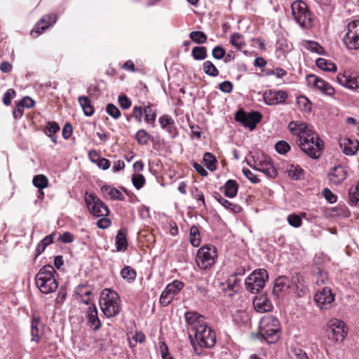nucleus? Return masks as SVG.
<instances>
[{"mask_svg": "<svg viewBox=\"0 0 359 359\" xmlns=\"http://www.w3.org/2000/svg\"><path fill=\"white\" fill-rule=\"evenodd\" d=\"M288 95L284 90H269L264 93L263 98L267 105H277L285 103Z\"/></svg>", "mask_w": 359, "mask_h": 359, "instance_id": "dca6fc26", "label": "nucleus"}, {"mask_svg": "<svg viewBox=\"0 0 359 359\" xmlns=\"http://www.w3.org/2000/svg\"><path fill=\"white\" fill-rule=\"evenodd\" d=\"M121 277L128 282L133 281L136 278V271L130 266H125L121 271Z\"/></svg>", "mask_w": 359, "mask_h": 359, "instance_id": "de8ad7c7", "label": "nucleus"}, {"mask_svg": "<svg viewBox=\"0 0 359 359\" xmlns=\"http://www.w3.org/2000/svg\"><path fill=\"white\" fill-rule=\"evenodd\" d=\"M32 183L34 187L43 189L48 187V180L43 175H38L34 177Z\"/></svg>", "mask_w": 359, "mask_h": 359, "instance_id": "c03bdc74", "label": "nucleus"}, {"mask_svg": "<svg viewBox=\"0 0 359 359\" xmlns=\"http://www.w3.org/2000/svg\"><path fill=\"white\" fill-rule=\"evenodd\" d=\"M268 278L266 270L264 269L255 270L245 280V288L252 293H257L263 289Z\"/></svg>", "mask_w": 359, "mask_h": 359, "instance_id": "1a4fd4ad", "label": "nucleus"}, {"mask_svg": "<svg viewBox=\"0 0 359 359\" xmlns=\"http://www.w3.org/2000/svg\"><path fill=\"white\" fill-rule=\"evenodd\" d=\"M315 301L321 309H330L334 301V295L330 289L325 287L316 294Z\"/></svg>", "mask_w": 359, "mask_h": 359, "instance_id": "f3484780", "label": "nucleus"}, {"mask_svg": "<svg viewBox=\"0 0 359 359\" xmlns=\"http://www.w3.org/2000/svg\"><path fill=\"white\" fill-rule=\"evenodd\" d=\"M291 284L299 297H302L306 293L307 290L304 278L301 274H294L291 278Z\"/></svg>", "mask_w": 359, "mask_h": 359, "instance_id": "a878e982", "label": "nucleus"}, {"mask_svg": "<svg viewBox=\"0 0 359 359\" xmlns=\"http://www.w3.org/2000/svg\"><path fill=\"white\" fill-rule=\"evenodd\" d=\"M308 133L297 142L298 145L304 154L313 159H317L322 154L324 147L323 142L313 130H309Z\"/></svg>", "mask_w": 359, "mask_h": 359, "instance_id": "20e7f679", "label": "nucleus"}, {"mask_svg": "<svg viewBox=\"0 0 359 359\" xmlns=\"http://www.w3.org/2000/svg\"><path fill=\"white\" fill-rule=\"evenodd\" d=\"M296 103L300 110L309 113L311 111V102L304 95L297 97Z\"/></svg>", "mask_w": 359, "mask_h": 359, "instance_id": "4c0bfd02", "label": "nucleus"}, {"mask_svg": "<svg viewBox=\"0 0 359 359\" xmlns=\"http://www.w3.org/2000/svg\"><path fill=\"white\" fill-rule=\"evenodd\" d=\"M190 39L197 44H203L207 41L206 34L201 31H194L189 34Z\"/></svg>", "mask_w": 359, "mask_h": 359, "instance_id": "a18cd8bd", "label": "nucleus"}, {"mask_svg": "<svg viewBox=\"0 0 359 359\" xmlns=\"http://www.w3.org/2000/svg\"><path fill=\"white\" fill-rule=\"evenodd\" d=\"M288 129L290 132L298 137V141L302 139V137H304L309 130H313L312 128L305 122L291 121L288 124Z\"/></svg>", "mask_w": 359, "mask_h": 359, "instance_id": "412c9836", "label": "nucleus"}, {"mask_svg": "<svg viewBox=\"0 0 359 359\" xmlns=\"http://www.w3.org/2000/svg\"><path fill=\"white\" fill-rule=\"evenodd\" d=\"M287 172L290 177L294 180H297L303 176L304 171L299 165H290L287 168Z\"/></svg>", "mask_w": 359, "mask_h": 359, "instance_id": "58836bf2", "label": "nucleus"}, {"mask_svg": "<svg viewBox=\"0 0 359 359\" xmlns=\"http://www.w3.org/2000/svg\"><path fill=\"white\" fill-rule=\"evenodd\" d=\"M214 198L218 201L222 206L226 209H229L234 212H238L241 211V208L238 205L233 204L228 200L224 198L218 192L213 194Z\"/></svg>", "mask_w": 359, "mask_h": 359, "instance_id": "7c9ffc66", "label": "nucleus"}, {"mask_svg": "<svg viewBox=\"0 0 359 359\" xmlns=\"http://www.w3.org/2000/svg\"><path fill=\"white\" fill-rule=\"evenodd\" d=\"M203 161L205 163V165L208 169L210 171H214L216 170V163L217 160L211 153L206 152L203 156Z\"/></svg>", "mask_w": 359, "mask_h": 359, "instance_id": "49530a36", "label": "nucleus"}, {"mask_svg": "<svg viewBox=\"0 0 359 359\" xmlns=\"http://www.w3.org/2000/svg\"><path fill=\"white\" fill-rule=\"evenodd\" d=\"M15 91L10 88L8 89L3 96V102L5 105L8 106L11 103V100L15 97Z\"/></svg>", "mask_w": 359, "mask_h": 359, "instance_id": "4d7b16f0", "label": "nucleus"}, {"mask_svg": "<svg viewBox=\"0 0 359 359\" xmlns=\"http://www.w3.org/2000/svg\"><path fill=\"white\" fill-rule=\"evenodd\" d=\"M191 193L193 198L198 200V201H201L203 205H205L203 193L197 187H194L191 189Z\"/></svg>", "mask_w": 359, "mask_h": 359, "instance_id": "bf43d9fd", "label": "nucleus"}, {"mask_svg": "<svg viewBox=\"0 0 359 359\" xmlns=\"http://www.w3.org/2000/svg\"><path fill=\"white\" fill-rule=\"evenodd\" d=\"M292 353L297 359H309L306 353L300 348H292Z\"/></svg>", "mask_w": 359, "mask_h": 359, "instance_id": "e2e57ef3", "label": "nucleus"}, {"mask_svg": "<svg viewBox=\"0 0 359 359\" xmlns=\"http://www.w3.org/2000/svg\"><path fill=\"white\" fill-rule=\"evenodd\" d=\"M56 15L53 14L43 15L31 31V34L32 36L38 37L51 25L54 24L56 22Z\"/></svg>", "mask_w": 359, "mask_h": 359, "instance_id": "a211bd4d", "label": "nucleus"}, {"mask_svg": "<svg viewBox=\"0 0 359 359\" xmlns=\"http://www.w3.org/2000/svg\"><path fill=\"white\" fill-rule=\"evenodd\" d=\"M288 129L290 132L298 137V141L302 139V137H304L309 130H313L312 128L305 122L291 121L288 124Z\"/></svg>", "mask_w": 359, "mask_h": 359, "instance_id": "aec40b11", "label": "nucleus"}, {"mask_svg": "<svg viewBox=\"0 0 359 359\" xmlns=\"http://www.w3.org/2000/svg\"><path fill=\"white\" fill-rule=\"evenodd\" d=\"M306 82L308 85L314 86L328 96H332L335 93L334 88L329 83L314 74L307 76Z\"/></svg>", "mask_w": 359, "mask_h": 359, "instance_id": "2eb2a0df", "label": "nucleus"}, {"mask_svg": "<svg viewBox=\"0 0 359 359\" xmlns=\"http://www.w3.org/2000/svg\"><path fill=\"white\" fill-rule=\"evenodd\" d=\"M55 270L53 266L47 264L43 266L35 276V284L39 290L43 294H48L53 292L58 287L55 278Z\"/></svg>", "mask_w": 359, "mask_h": 359, "instance_id": "7ed1b4c3", "label": "nucleus"}, {"mask_svg": "<svg viewBox=\"0 0 359 359\" xmlns=\"http://www.w3.org/2000/svg\"><path fill=\"white\" fill-rule=\"evenodd\" d=\"M262 118V114L258 111L246 113L243 110L236 112L235 119L241 123L245 127L253 130L256 125L260 122Z\"/></svg>", "mask_w": 359, "mask_h": 359, "instance_id": "4468645a", "label": "nucleus"}, {"mask_svg": "<svg viewBox=\"0 0 359 359\" xmlns=\"http://www.w3.org/2000/svg\"><path fill=\"white\" fill-rule=\"evenodd\" d=\"M246 162L250 167L262 172L266 177L275 178L277 176V170L270 158L264 154L256 153L250 159H246Z\"/></svg>", "mask_w": 359, "mask_h": 359, "instance_id": "423d86ee", "label": "nucleus"}, {"mask_svg": "<svg viewBox=\"0 0 359 359\" xmlns=\"http://www.w3.org/2000/svg\"><path fill=\"white\" fill-rule=\"evenodd\" d=\"M144 113V109L141 107L135 106L133 109V114L131 116L134 117L135 119L138 122H142V117Z\"/></svg>", "mask_w": 359, "mask_h": 359, "instance_id": "13d9d810", "label": "nucleus"}, {"mask_svg": "<svg viewBox=\"0 0 359 359\" xmlns=\"http://www.w3.org/2000/svg\"><path fill=\"white\" fill-rule=\"evenodd\" d=\"M289 287L288 278L285 276H279L274 281L272 292L275 296L278 297L281 292L286 291Z\"/></svg>", "mask_w": 359, "mask_h": 359, "instance_id": "c756f323", "label": "nucleus"}, {"mask_svg": "<svg viewBox=\"0 0 359 359\" xmlns=\"http://www.w3.org/2000/svg\"><path fill=\"white\" fill-rule=\"evenodd\" d=\"M118 103L121 107L124 109H129L132 104L130 99L126 95H120L118 97Z\"/></svg>", "mask_w": 359, "mask_h": 359, "instance_id": "680f3d73", "label": "nucleus"}, {"mask_svg": "<svg viewBox=\"0 0 359 359\" xmlns=\"http://www.w3.org/2000/svg\"><path fill=\"white\" fill-rule=\"evenodd\" d=\"M348 195L350 202L353 205L358 204L359 202V193L355 192V190L353 188H351L349 190Z\"/></svg>", "mask_w": 359, "mask_h": 359, "instance_id": "774afa93", "label": "nucleus"}, {"mask_svg": "<svg viewBox=\"0 0 359 359\" xmlns=\"http://www.w3.org/2000/svg\"><path fill=\"white\" fill-rule=\"evenodd\" d=\"M151 138L150 135L145 130H139L136 135L135 139L139 144H147Z\"/></svg>", "mask_w": 359, "mask_h": 359, "instance_id": "09e8293b", "label": "nucleus"}, {"mask_svg": "<svg viewBox=\"0 0 359 359\" xmlns=\"http://www.w3.org/2000/svg\"><path fill=\"white\" fill-rule=\"evenodd\" d=\"M316 66L325 72H334L337 71V66L334 63L331 61L326 60L325 58H318L316 61Z\"/></svg>", "mask_w": 359, "mask_h": 359, "instance_id": "72a5a7b5", "label": "nucleus"}, {"mask_svg": "<svg viewBox=\"0 0 359 359\" xmlns=\"http://www.w3.org/2000/svg\"><path fill=\"white\" fill-rule=\"evenodd\" d=\"M219 88L221 91H222L224 93H229L232 91L233 85H232L231 82H230L229 81H225L222 82L219 84Z\"/></svg>", "mask_w": 359, "mask_h": 359, "instance_id": "69168bd1", "label": "nucleus"}, {"mask_svg": "<svg viewBox=\"0 0 359 359\" xmlns=\"http://www.w3.org/2000/svg\"><path fill=\"white\" fill-rule=\"evenodd\" d=\"M238 184L235 180H228L224 186L225 196L229 198L235 197L238 192Z\"/></svg>", "mask_w": 359, "mask_h": 359, "instance_id": "473e14b6", "label": "nucleus"}, {"mask_svg": "<svg viewBox=\"0 0 359 359\" xmlns=\"http://www.w3.org/2000/svg\"><path fill=\"white\" fill-rule=\"evenodd\" d=\"M91 289L86 285H78L74 290V297L80 302L88 304L90 302Z\"/></svg>", "mask_w": 359, "mask_h": 359, "instance_id": "b1692460", "label": "nucleus"}, {"mask_svg": "<svg viewBox=\"0 0 359 359\" xmlns=\"http://www.w3.org/2000/svg\"><path fill=\"white\" fill-rule=\"evenodd\" d=\"M203 69L205 74L208 76L215 77L219 74V70L215 65L210 60L205 61L203 64Z\"/></svg>", "mask_w": 359, "mask_h": 359, "instance_id": "ea45409f", "label": "nucleus"}, {"mask_svg": "<svg viewBox=\"0 0 359 359\" xmlns=\"http://www.w3.org/2000/svg\"><path fill=\"white\" fill-rule=\"evenodd\" d=\"M85 201L88 210L94 216L101 217L109 214L107 206L95 195L86 192Z\"/></svg>", "mask_w": 359, "mask_h": 359, "instance_id": "9d476101", "label": "nucleus"}, {"mask_svg": "<svg viewBox=\"0 0 359 359\" xmlns=\"http://www.w3.org/2000/svg\"><path fill=\"white\" fill-rule=\"evenodd\" d=\"M230 43L238 50H241L245 45L243 36L239 33H233L230 37Z\"/></svg>", "mask_w": 359, "mask_h": 359, "instance_id": "79ce46f5", "label": "nucleus"}, {"mask_svg": "<svg viewBox=\"0 0 359 359\" xmlns=\"http://www.w3.org/2000/svg\"><path fill=\"white\" fill-rule=\"evenodd\" d=\"M99 304L103 314L110 318L116 316L121 311V301L118 294L110 289H104L100 297Z\"/></svg>", "mask_w": 359, "mask_h": 359, "instance_id": "f03ea898", "label": "nucleus"}, {"mask_svg": "<svg viewBox=\"0 0 359 359\" xmlns=\"http://www.w3.org/2000/svg\"><path fill=\"white\" fill-rule=\"evenodd\" d=\"M190 243L194 247H198L201 243V236L197 226L190 228Z\"/></svg>", "mask_w": 359, "mask_h": 359, "instance_id": "a19ab883", "label": "nucleus"}, {"mask_svg": "<svg viewBox=\"0 0 359 359\" xmlns=\"http://www.w3.org/2000/svg\"><path fill=\"white\" fill-rule=\"evenodd\" d=\"M292 14L295 21L302 27H311V13L307 5L302 1H295L291 4Z\"/></svg>", "mask_w": 359, "mask_h": 359, "instance_id": "6e6552de", "label": "nucleus"}, {"mask_svg": "<svg viewBox=\"0 0 359 359\" xmlns=\"http://www.w3.org/2000/svg\"><path fill=\"white\" fill-rule=\"evenodd\" d=\"M280 325L278 318L273 316L263 317L259 326V334L267 343H276L280 337Z\"/></svg>", "mask_w": 359, "mask_h": 359, "instance_id": "39448f33", "label": "nucleus"}, {"mask_svg": "<svg viewBox=\"0 0 359 359\" xmlns=\"http://www.w3.org/2000/svg\"><path fill=\"white\" fill-rule=\"evenodd\" d=\"M323 196L325 199L330 203H334L337 201V196L332 194V192L328 189H325L323 191Z\"/></svg>", "mask_w": 359, "mask_h": 359, "instance_id": "338daca9", "label": "nucleus"}, {"mask_svg": "<svg viewBox=\"0 0 359 359\" xmlns=\"http://www.w3.org/2000/svg\"><path fill=\"white\" fill-rule=\"evenodd\" d=\"M243 175L252 183L256 184L259 182L257 177L254 175L248 168H243Z\"/></svg>", "mask_w": 359, "mask_h": 359, "instance_id": "0e129e2a", "label": "nucleus"}, {"mask_svg": "<svg viewBox=\"0 0 359 359\" xmlns=\"http://www.w3.org/2000/svg\"><path fill=\"white\" fill-rule=\"evenodd\" d=\"M60 130L59 125L55 121H49L46 128V135H55Z\"/></svg>", "mask_w": 359, "mask_h": 359, "instance_id": "864d4df0", "label": "nucleus"}, {"mask_svg": "<svg viewBox=\"0 0 359 359\" xmlns=\"http://www.w3.org/2000/svg\"><path fill=\"white\" fill-rule=\"evenodd\" d=\"M144 114L145 116L144 120L149 124L154 125L156 118V112L154 109L151 104H149L144 108Z\"/></svg>", "mask_w": 359, "mask_h": 359, "instance_id": "c9c22d12", "label": "nucleus"}, {"mask_svg": "<svg viewBox=\"0 0 359 359\" xmlns=\"http://www.w3.org/2000/svg\"><path fill=\"white\" fill-rule=\"evenodd\" d=\"M53 242V233H51L46 236L41 242L38 244L36 248V257L43 253L46 248Z\"/></svg>", "mask_w": 359, "mask_h": 359, "instance_id": "e433bc0d", "label": "nucleus"}, {"mask_svg": "<svg viewBox=\"0 0 359 359\" xmlns=\"http://www.w3.org/2000/svg\"><path fill=\"white\" fill-rule=\"evenodd\" d=\"M87 319L90 327L95 330L101 327V321L98 318V311L95 304L90 306L87 311Z\"/></svg>", "mask_w": 359, "mask_h": 359, "instance_id": "bb28decb", "label": "nucleus"}, {"mask_svg": "<svg viewBox=\"0 0 359 359\" xmlns=\"http://www.w3.org/2000/svg\"><path fill=\"white\" fill-rule=\"evenodd\" d=\"M347 177L346 168L341 165L334 166L328 172L329 181L331 184L339 185L343 182Z\"/></svg>", "mask_w": 359, "mask_h": 359, "instance_id": "6ab92c4d", "label": "nucleus"}, {"mask_svg": "<svg viewBox=\"0 0 359 359\" xmlns=\"http://www.w3.org/2000/svg\"><path fill=\"white\" fill-rule=\"evenodd\" d=\"M106 111L107 114L114 118L116 119L121 116L120 110L113 104H108L106 107Z\"/></svg>", "mask_w": 359, "mask_h": 359, "instance_id": "5fc2aeb1", "label": "nucleus"}, {"mask_svg": "<svg viewBox=\"0 0 359 359\" xmlns=\"http://www.w3.org/2000/svg\"><path fill=\"white\" fill-rule=\"evenodd\" d=\"M343 42L349 50L359 49V20H353L348 24Z\"/></svg>", "mask_w": 359, "mask_h": 359, "instance_id": "9b49d317", "label": "nucleus"}, {"mask_svg": "<svg viewBox=\"0 0 359 359\" xmlns=\"http://www.w3.org/2000/svg\"><path fill=\"white\" fill-rule=\"evenodd\" d=\"M41 325V318L39 314L34 313L32 318L31 323V335L32 341L39 342L41 339L39 327Z\"/></svg>", "mask_w": 359, "mask_h": 359, "instance_id": "c85d7f7f", "label": "nucleus"}, {"mask_svg": "<svg viewBox=\"0 0 359 359\" xmlns=\"http://www.w3.org/2000/svg\"><path fill=\"white\" fill-rule=\"evenodd\" d=\"M306 48L312 52L320 54L323 48L318 43L315 41H308Z\"/></svg>", "mask_w": 359, "mask_h": 359, "instance_id": "052dcab7", "label": "nucleus"}, {"mask_svg": "<svg viewBox=\"0 0 359 359\" xmlns=\"http://www.w3.org/2000/svg\"><path fill=\"white\" fill-rule=\"evenodd\" d=\"M217 257L216 248L213 245H205L201 247L197 252L196 262L201 269H208L215 264Z\"/></svg>", "mask_w": 359, "mask_h": 359, "instance_id": "0eeeda50", "label": "nucleus"}, {"mask_svg": "<svg viewBox=\"0 0 359 359\" xmlns=\"http://www.w3.org/2000/svg\"><path fill=\"white\" fill-rule=\"evenodd\" d=\"M191 55L196 60H203L207 57V49L204 46H195L191 51Z\"/></svg>", "mask_w": 359, "mask_h": 359, "instance_id": "37998d69", "label": "nucleus"}, {"mask_svg": "<svg viewBox=\"0 0 359 359\" xmlns=\"http://www.w3.org/2000/svg\"><path fill=\"white\" fill-rule=\"evenodd\" d=\"M275 149L280 154H285L290 150V145L286 141L280 140L275 144Z\"/></svg>", "mask_w": 359, "mask_h": 359, "instance_id": "8fccbe9b", "label": "nucleus"}, {"mask_svg": "<svg viewBox=\"0 0 359 359\" xmlns=\"http://www.w3.org/2000/svg\"><path fill=\"white\" fill-rule=\"evenodd\" d=\"M226 54V50L222 46H215L212 51V57L216 60L222 59Z\"/></svg>", "mask_w": 359, "mask_h": 359, "instance_id": "6e6d98bb", "label": "nucleus"}, {"mask_svg": "<svg viewBox=\"0 0 359 359\" xmlns=\"http://www.w3.org/2000/svg\"><path fill=\"white\" fill-rule=\"evenodd\" d=\"M184 318L189 326V339L196 352L198 347L210 348L215 346V333L202 315L196 311H187L185 313Z\"/></svg>", "mask_w": 359, "mask_h": 359, "instance_id": "f257e3e1", "label": "nucleus"}, {"mask_svg": "<svg viewBox=\"0 0 359 359\" xmlns=\"http://www.w3.org/2000/svg\"><path fill=\"white\" fill-rule=\"evenodd\" d=\"M101 191L106 198L118 201H123L125 198L120 190L108 185L102 186L101 187Z\"/></svg>", "mask_w": 359, "mask_h": 359, "instance_id": "cd10ccee", "label": "nucleus"}, {"mask_svg": "<svg viewBox=\"0 0 359 359\" xmlns=\"http://www.w3.org/2000/svg\"><path fill=\"white\" fill-rule=\"evenodd\" d=\"M328 338L334 342L342 341L346 337L348 329L345 323L339 319L333 318L328 323Z\"/></svg>", "mask_w": 359, "mask_h": 359, "instance_id": "f8f14e48", "label": "nucleus"}, {"mask_svg": "<svg viewBox=\"0 0 359 359\" xmlns=\"http://www.w3.org/2000/svg\"><path fill=\"white\" fill-rule=\"evenodd\" d=\"M339 146L341 151L346 155H353L356 153L359 148V142L357 140H351L350 138H340Z\"/></svg>", "mask_w": 359, "mask_h": 359, "instance_id": "5701e85b", "label": "nucleus"}, {"mask_svg": "<svg viewBox=\"0 0 359 359\" xmlns=\"http://www.w3.org/2000/svg\"><path fill=\"white\" fill-rule=\"evenodd\" d=\"M184 284L180 280H174L169 283L163 290L160 297V304L163 306H168L173 299L174 297L184 287Z\"/></svg>", "mask_w": 359, "mask_h": 359, "instance_id": "ddd939ff", "label": "nucleus"}, {"mask_svg": "<svg viewBox=\"0 0 359 359\" xmlns=\"http://www.w3.org/2000/svg\"><path fill=\"white\" fill-rule=\"evenodd\" d=\"M78 101L83 109L85 115L90 116L93 114L94 109L91 105L90 100L87 96H82L78 98Z\"/></svg>", "mask_w": 359, "mask_h": 359, "instance_id": "f704fd0d", "label": "nucleus"}, {"mask_svg": "<svg viewBox=\"0 0 359 359\" xmlns=\"http://www.w3.org/2000/svg\"><path fill=\"white\" fill-rule=\"evenodd\" d=\"M287 220L289 224L294 228L301 226L302 224V217L296 214L289 215L287 216Z\"/></svg>", "mask_w": 359, "mask_h": 359, "instance_id": "3c124183", "label": "nucleus"}, {"mask_svg": "<svg viewBox=\"0 0 359 359\" xmlns=\"http://www.w3.org/2000/svg\"><path fill=\"white\" fill-rule=\"evenodd\" d=\"M132 182L137 189H141L145 184V178L141 174H135L133 175Z\"/></svg>", "mask_w": 359, "mask_h": 359, "instance_id": "603ef678", "label": "nucleus"}, {"mask_svg": "<svg viewBox=\"0 0 359 359\" xmlns=\"http://www.w3.org/2000/svg\"><path fill=\"white\" fill-rule=\"evenodd\" d=\"M126 231L120 229L116 236V247L118 251H125L127 249Z\"/></svg>", "mask_w": 359, "mask_h": 359, "instance_id": "2f4dec72", "label": "nucleus"}, {"mask_svg": "<svg viewBox=\"0 0 359 359\" xmlns=\"http://www.w3.org/2000/svg\"><path fill=\"white\" fill-rule=\"evenodd\" d=\"M255 309L259 313L270 311L273 306L266 295L257 296L253 299Z\"/></svg>", "mask_w": 359, "mask_h": 359, "instance_id": "393cba45", "label": "nucleus"}, {"mask_svg": "<svg viewBox=\"0 0 359 359\" xmlns=\"http://www.w3.org/2000/svg\"><path fill=\"white\" fill-rule=\"evenodd\" d=\"M337 79L339 84L347 88H359V76H352L348 72H344L339 73Z\"/></svg>", "mask_w": 359, "mask_h": 359, "instance_id": "4be33fe9", "label": "nucleus"}]
</instances>
